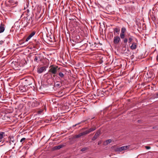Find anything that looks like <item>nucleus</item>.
Listing matches in <instances>:
<instances>
[{
	"mask_svg": "<svg viewBox=\"0 0 158 158\" xmlns=\"http://www.w3.org/2000/svg\"><path fill=\"white\" fill-rule=\"evenodd\" d=\"M59 69L60 68H58V66L52 65L49 67L48 72L52 74H53V77H55L56 76V74L57 73V72L59 71Z\"/></svg>",
	"mask_w": 158,
	"mask_h": 158,
	"instance_id": "f257e3e1",
	"label": "nucleus"
},
{
	"mask_svg": "<svg viewBox=\"0 0 158 158\" xmlns=\"http://www.w3.org/2000/svg\"><path fill=\"white\" fill-rule=\"evenodd\" d=\"M96 129V127L95 126H94L90 129H89L88 130H86L84 132L85 135L88 134L90 132L93 131L95 130Z\"/></svg>",
	"mask_w": 158,
	"mask_h": 158,
	"instance_id": "f03ea898",
	"label": "nucleus"
},
{
	"mask_svg": "<svg viewBox=\"0 0 158 158\" xmlns=\"http://www.w3.org/2000/svg\"><path fill=\"white\" fill-rule=\"evenodd\" d=\"M120 40V39L119 36H114V39L113 42L114 44H117L118 43Z\"/></svg>",
	"mask_w": 158,
	"mask_h": 158,
	"instance_id": "7ed1b4c3",
	"label": "nucleus"
},
{
	"mask_svg": "<svg viewBox=\"0 0 158 158\" xmlns=\"http://www.w3.org/2000/svg\"><path fill=\"white\" fill-rule=\"evenodd\" d=\"M101 134V132L100 131H98L95 133L94 136L93 137L92 139V140H94L96 139H97L98 136Z\"/></svg>",
	"mask_w": 158,
	"mask_h": 158,
	"instance_id": "20e7f679",
	"label": "nucleus"
},
{
	"mask_svg": "<svg viewBox=\"0 0 158 158\" xmlns=\"http://www.w3.org/2000/svg\"><path fill=\"white\" fill-rule=\"evenodd\" d=\"M85 135L84 132H82L81 133L78 134V135H75L73 136V139H75V138H80L81 137Z\"/></svg>",
	"mask_w": 158,
	"mask_h": 158,
	"instance_id": "39448f33",
	"label": "nucleus"
},
{
	"mask_svg": "<svg viewBox=\"0 0 158 158\" xmlns=\"http://www.w3.org/2000/svg\"><path fill=\"white\" fill-rule=\"evenodd\" d=\"M137 46V43L133 42L132 44L130 46V48L132 50H135Z\"/></svg>",
	"mask_w": 158,
	"mask_h": 158,
	"instance_id": "423d86ee",
	"label": "nucleus"
},
{
	"mask_svg": "<svg viewBox=\"0 0 158 158\" xmlns=\"http://www.w3.org/2000/svg\"><path fill=\"white\" fill-rule=\"evenodd\" d=\"M35 31H33L28 36L26 39V41H28L32 37H33L35 34Z\"/></svg>",
	"mask_w": 158,
	"mask_h": 158,
	"instance_id": "0eeeda50",
	"label": "nucleus"
},
{
	"mask_svg": "<svg viewBox=\"0 0 158 158\" xmlns=\"http://www.w3.org/2000/svg\"><path fill=\"white\" fill-rule=\"evenodd\" d=\"M58 75L60 77V80L61 81H63V79L64 78V74H63L61 72H60L58 73Z\"/></svg>",
	"mask_w": 158,
	"mask_h": 158,
	"instance_id": "6e6552de",
	"label": "nucleus"
},
{
	"mask_svg": "<svg viewBox=\"0 0 158 158\" xmlns=\"http://www.w3.org/2000/svg\"><path fill=\"white\" fill-rule=\"evenodd\" d=\"M40 56L39 55L37 54L34 57V61L38 63L39 60H40Z\"/></svg>",
	"mask_w": 158,
	"mask_h": 158,
	"instance_id": "1a4fd4ad",
	"label": "nucleus"
},
{
	"mask_svg": "<svg viewBox=\"0 0 158 158\" xmlns=\"http://www.w3.org/2000/svg\"><path fill=\"white\" fill-rule=\"evenodd\" d=\"M62 81H61L60 82L57 81L55 83V86L56 87H60V85H62Z\"/></svg>",
	"mask_w": 158,
	"mask_h": 158,
	"instance_id": "9d476101",
	"label": "nucleus"
},
{
	"mask_svg": "<svg viewBox=\"0 0 158 158\" xmlns=\"http://www.w3.org/2000/svg\"><path fill=\"white\" fill-rule=\"evenodd\" d=\"M5 30L4 25L1 24L0 26V33L3 32Z\"/></svg>",
	"mask_w": 158,
	"mask_h": 158,
	"instance_id": "9b49d317",
	"label": "nucleus"
},
{
	"mask_svg": "<svg viewBox=\"0 0 158 158\" xmlns=\"http://www.w3.org/2000/svg\"><path fill=\"white\" fill-rule=\"evenodd\" d=\"M45 69V68L44 67H41L39 69L38 71V72L40 73H41L44 71Z\"/></svg>",
	"mask_w": 158,
	"mask_h": 158,
	"instance_id": "f8f14e48",
	"label": "nucleus"
},
{
	"mask_svg": "<svg viewBox=\"0 0 158 158\" xmlns=\"http://www.w3.org/2000/svg\"><path fill=\"white\" fill-rule=\"evenodd\" d=\"M19 90L22 92H26L27 91V89L25 87H21L19 88Z\"/></svg>",
	"mask_w": 158,
	"mask_h": 158,
	"instance_id": "ddd939ff",
	"label": "nucleus"
},
{
	"mask_svg": "<svg viewBox=\"0 0 158 158\" xmlns=\"http://www.w3.org/2000/svg\"><path fill=\"white\" fill-rule=\"evenodd\" d=\"M64 145H60L58 146H57L54 147V148L55 149H59L60 148H63Z\"/></svg>",
	"mask_w": 158,
	"mask_h": 158,
	"instance_id": "4468645a",
	"label": "nucleus"
},
{
	"mask_svg": "<svg viewBox=\"0 0 158 158\" xmlns=\"http://www.w3.org/2000/svg\"><path fill=\"white\" fill-rule=\"evenodd\" d=\"M129 145L122 146L121 147L122 150V151L125 150L128 148L129 147Z\"/></svg>",
	"mask_w": 158,
	"mask_h": 158,
	"instance_id": "2eb2a0df",
	"label": "nucleus"
},
{
	"mask_svg": "<svg viewBox=\"0 0 158 158\" xmlns=\"http://www.w3.org/2000/svg\"><path fill=\"white\" fill-rule=\"evenodd\" d=\"M15 142V140L14 139L13 137L11 138L10 141V144L13 143L14 144V145L15 144V143H14Z\"/></svg>",
	"mask_w": 158,
	"mask_h": 158,
	"instance_id": "dca6fc26",
	"label": "nucleus"
},
{
	"mask_svg": "<svg viewBox=\"0 0 158 158\" xmlns=\"http://www.w3.org/2000/svg\"><path fill=\"white\" fill-rule=\"evenodd\" d=\"M5 132H0V139H3L4 136H5Z\"/></svg>",
	"mask_w": 158,
	"mask_h": 158,
	"instance_id": "f3484780",
	"label": "nucleus"
},
{
	"mask_svg": "<svg viewBox=\"0 0 158 158\" xmlns=\"http://www.w3.org/2000/svg\"><path fill=\"white\" fill-rule=\"evenodd\" d=\"M120 29L117 27L115 28L114 29V33L115 32L118 33L120 31Z\"/></svg>",
	"mask_w": 158,
	"mask_h": 158,
	"instance_id": "a211bd4d",
	"label": "nucleus"
},
{
	"mask_svg": "<svg viewBox=\"0 0 158 158\" xmlns=\"http://www.w3.org/2000/svg\"><path fill=\"white\" fill-rule=\"evenodd\" d=\"M115 151L117 152H121L122 151L121 147L117 148L115 149Z\"/></svg>",
	"mask_w": 158,
	"mask_h": 158,
	"instance_id": "6ab92c4d",
	"label": "nucleus"
},
{
	"mask_svg": "<svg viewBox=\"0 0 158 158\" xmlns=\"http://www.w3.org/2000/svg\"><path fill=\"white\" fill-rule=\"evenodd\" d=\"M126 31V29L125 27H123L122 28L121 33H125Z\"/></svg>",
	"mask_w": 158,
	"mask_h": 158,
	"instance_id": "aec40b11",
	"label": "nucleus"
},
{
	"mask_svg": "<svg viewBox=\"0 0 158 158\" xmlns=\"http://www.w3.org/2000/svg\"><path fill=\"white\" fill-rule=\"evenodd\" d=\"M85 120H83V121H81V122H80V123H79L77 124H76L75 125H73V127H76V126H77L80 124H81V123H84V122H85Z\"/></svg>",
	"mask_w": 158,
	"mask_h": 158,
	"instance_id": "412c9836",
	"label": "nucleus"
},
{
	"mask_svg": "<svg viewBox=\"0 0 158 158\" xmlns=\"http://www.w3.org/2000/svg\"><path fill=\"white\" fill-rule=\"evenodd\" d=\"M120 37L122 39H123L125 37V33H120Z\"/></svg>",
	"mask_w": 158,
	"mask_h": 158,
	"instance_id": "4be33fe9",
	"label": "nucleus"
},
{
	"mask_svg": "<svg viewBox=\"0 0 158 158\" xmlns=\"http://www.w3.org/2000/svg\"><path fill=\"white\" fill-rule=\"evenodd\" d=\"M132 36H131V37L129 38H128V42L129 43H131L132 40H133V39L132 38Z\"/></svg>",
	"mask_w": 158,
	"mask_h": 158,
	"instance_id": "5701e85b",
	"label": "nucleus"
},
{
	"mask_svg": "<svg viewBox=\"0 0 158 158\" xmlns=\"http://www.w3.org/2000/svg\"><path fill=\"white\" fill-rule=\"evenodd\" d=\"M112 140L111 139H108L107 140H106V144H108L109 143H110L111 142Z\"/></svg>",
	"mask_w": 158,
	"mask_h": 158,
	"instance_id": "b1692460",
	"label": "nucleus"
},
{
	"mask_svg": "<svg viewBox=\"0 0 158 158\" xmlns=\"http://www.w3.org/2000/svg\"><path fill=\"white\" fill-rule=\"evenodd\" d=\"M88 149V148L87 147H85L82 148L81 150V151L82 152H84L85 151H86Z\"/></svg>",
	"mask_w": 158,
	"mask_h": 158,
	"instance_id": "393cba45",
	"label": "nucleus"
},
{
	"mask_svg": "<svg viewBox=\"0 0 158 158\" xmlns=\"http://www.w3.org/2000/svg\"><path fill=\"white\" fill-rule=\"evenodd\" d=\"M128 41V39L127 38H125L123 40V41L124 43L126 44Z\"/></svg>",
	"mask_w": 158,
	"mask_h": 158,
	"instance_id": "a878e982",
	"label": "nucleus"
},
{
	"mask_svg": "<svg viewBox=\"0 0 158 158\" xmlns=\"http://www.w3.org/2000/svg\"><path fill=\"white\" fill-rule=\"evenodd\" d=\"M25 138H23L20 140V142L23 143V142L25 140Z\"/></svg>",
	"mask_w": 158,
	"mask_h": 158,
	"instance_id": "bb28decb",
	"label": "nucleus"
},
{
	"mask_svg": "<svg viewBox=\"0 0 158 158\" xmlns=\"http://www.w3.org/2000/svg\"><path fill=\"white\" fill-rule=\"evenodd\" d=\"M55 77V80L56 81H57V80H60V78L59 77H58L57 76V75L55 77Z\"/></svg>",
	"mask_w": 158,
	"mask_h": 158,
	"instance_id": "cd10ccee",
	"label": "nucleus"
},
{
	"mask_svg": "<svg viewBox=\"0 0 158 158\" xmlns=\"http://www.w3.org/2000/svg\"><path fill=\"white\" fill-rule=\"evenodd\" d=\"M4 42V41L2 40H1L0 41V44L1 45H2Z\"/></svg>",
	"mask_w": 158,
	"mask_h": 158,
	"instance_id": "c85d7f7f",
	"label": "nucleus"
},
{
	"mask_svg": "<svg viewBox=\"0 0 158 158\" xmlns=\"http://www.w3.org/2000/svg\"><path fill=\"white\" fill-rule=\"evenodd\" d=\"M155 97L156 98H158V92L156 93L155 94Z\"/></svg>",
	"mask_w": 158,
	"mask_h": 158,
	"instance_id": "c756f323",
	"label": "nucleus"
},
{
	"mask_svg": "<svg viewBox=\"0 0 158 158\" xmlns=\"http://www.w3.org/2000/svg\"><path fill=\"white\" fill-rule=\"evenodd\" d=\"M145 148H146V149H149L150 148V147L149 146H146Z\"/></svg>",
	"mask_w": 158,
	"mask_h": 158,
	"instance_id": "7c9ffc66",
	"label": "nucleus"
},
{
	"mask_svg": "<svg viewBox=\"0 0 158 158\" xmlns=\"http://www.w3.org/2000/svg\"><path fill=\"white\" fill-rule=\"evenodd\" d=\"M102 143V141H99V142H98V145H99L100 144H101Z\"/></svg>",
	"mask_w": 158,
	"mask_h": 158,
	"instance_id": "2f4dec72",
	"label": "nucleus"
},
{
	"mask_svg": "<svg viewBox=\"0 0 158 158\" xmlns=\"http://www.w3.org/2000/svg\"><path fill=\"white\" fill-rule=\"evenodd\" d=\"M127 51L129 52V48H127Z\"/></svg>",
	"mask_w": 158,
	"mask_h": 158,
	"instance_id": "473e14b6",
	"label": "nucleus"
},
{
	"mask_svg": "<svg viewBox=\"0 0 158 158\" xmlns=\"http://www.w3.org/2000/svg\"><path fill=\"white\" fill-rule=\"evenodd\" d=\"M135 40L136 41V42H138V40L136 39H135Z\"/></svg>",
	"mask_w": 158,
	"mask_h": 158,
	"instance_id": "72a5a7b5",
	"label": "nucleus"
},
{
	"mask_svg": "<svg viewBox=\"0 0 158 158\" xmlns=\"http://www.w3.org/2000/svg\"><path fill=\"white\" fill-rule=\"evenodd\" d=\"M94 118V117H93V118H91V119H93Z\"/></svg>",
	"mask_w": 158,
	"mask_h": 158,
	"instance_id": "f704fd0d",
	"label": "nucleus"
},
{
	"mask_svg": "<svg viewBox=\"0 0 158 158\" xmlns=\"http://www.w3.org/2000/svg\"><path fill=\"white\" fill-rule=\"evenodd\" d=\"M87 128H83V129H87Z\"/></svg>",
	"mask_w": 158,
	"mask_h": 158,
	"instance_id": "c9c22d12",
	"label": "nucleus"
},
{
	"mask_svg": "<svg viewBox=\"0 0 158 158\" xmlns=\"http://www.w3.org/2000/svg\"><path fill=\"white\" fill-rule=\"evenodd\" d=\"M124 48H125L126 49V47H124Z\"/></svg>",
	"mask_w": 158,
	"mask_h": 158,
	"instance_id": "e433bc0d",
	"label": "nucleus"
},
{
	"mask_svg": "<svg viewBox=\"0 0 158 158\" xmlns=\"http://www.w3.org/2000/svg\"><path fill=\"white\" fill-rule=\"evenodd\" d=\"M158 57V55H157V57Z\"/></svg>",
	"mask_w": 158,
	"mask_h": 158,
	"instance_id": "4c0bfd02",
	"label": "nucleus"
}]
</instances>
